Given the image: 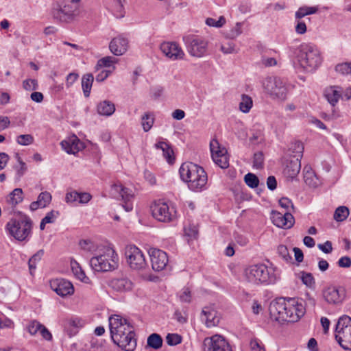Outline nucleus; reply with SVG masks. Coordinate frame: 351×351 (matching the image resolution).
<instances>
[{
  "label": "nucleus",
  "mask_w": 351,
  "mask_h": 351,
  "mask_svg": "<svg viewBox=\"0 0 351 351\" xmlns=\"http://www.w3.org/2000/svg\"><path fill=\"white\" fill-rule=\"evenodd\" d=\"M156 149H160L162 151L163 156L166 158L169 163H173L174 161L173 151L171 147L164 141H160L155 144Z\"/></svg>",
  "instance_id": "nucleus-32"
},
{
  "label": "nucleus",
  "mask_w": 351,
  "mask_h": 351,
  "mask_svg": "<svg viewBox=\"0 0 351 351\" xmlns=\"http://www.w3.org/2000/svg\"><path fill=\"white\" fill-rule=\"evenodd\" d=\"M115 62V58L112 56H106L98 60L95 66L97 70L103 67H110Z\"/></svg>",
  "instance_id": "nucleus-43"
},
{
  "label": "nucleus",
  "mask_w": 351,
  "mask_h": 351,
  "mask_svg": "<svg viewBox=\"0 0 351 351\" xmlns=\"http://www.w3.org/2000/svg\"><path fill=\"white\" fill-rule=\"evenodd\" d=\"M97 111L100 115L111 116L115 111V106L110 101L104 100L97 104Z\"/></svg>",
  "instance_id": "nucleus-30"
},
{
  "label": "nucleus",
  "mask_w": 351,
  "mask_h": 351,
  "mask_svg": "<svg viewBox=\"0 0 351 351\" xmlns=\"http://www.w3.org/2000/svg\"><path fill=\"white\" fill-rule=\"evenodd\" d=\"M245 184L250 188H256L259 184V180L258 177L252 173H247L244 177Z\"/></svg>",
  "instance_id": "nucleus-42"
},
{
  "label": "nucleus",
  "mask_w": 351,
  "mask_h": 351,
  "mask_svg": "<svg viewBox=\"0 0 351 351\" xmlns=\"http://www.w3.org/2000/svg\"><path fill=\"white\" fill-rule=\"evenodd\" d=\"M181 179L188 183V187L193 191H199L206 186L208 180L204 169L193 162L183 163L180 169Z\"/></svg>",
  "instance_id": "nucleus-2"
},
{
  "label": "nucleus",
  "mask_w": 351,
  "mask_h": 351,
  "mask_svg": "<svg viewBox=\"0 0 351 351\" xmlns=\"http://www.w3.org/2000/svg\"><path fill=\"white\" fill-rule=\"evenodd\" d=\"M271 215L273 223L278 228L289 229L294 225L295 219L290 212L281 213L280 212L274 211Z\"/></svg>",
  "instance_id": "nucleus-21"
},
{
  "label": "nucleus",
  "mask_w": 351,
  "mask_h": 351,
  "mask_svg": "<svg viewBox=\"0 0 351 351\" xmlns=\"http://www.w3.org/2000/svg\"><path fill=\"white\" fill-rule=\"evenodd\" d=\"M154 123V117L150 112L145 113L142 117V127L143 130L147 132L151 130Z\"/></svg>",
  "instance_id": "nucleus-40"
},
{
  "label": "nucleus",
  "mask_w": 351,
  "mask_h": 351,
  "mask_svg": "<svg viewBox=\"0 0 351 351\" xmlns=\"http://www.w3.org/2000/svg\"><path fill=\"white\" fill-rule=\"evenodd\" d=\"M111 338L114 343L125 351H133L136 347V339L133 326L125 318L118 315L109 317Z\"/></svg>",
  "instance_id": "nucleus-1"
},
{
  "label": "nucleus",
  "mask_w": 351,
  "mask_h": 351,
  "mask_svg": "<svg viewBox=\"0 0 351 351\" xmlns=\"http://www.w3.org/2000/svg\"><path fill=\"white\" fill-rule=\"evenodd\" d=\"M301 280L302 282L307 287H311L315 285V280L313 275L311 273H307L305 271H302L301 273Z\"/></svg>",
  "instance_id": "nucleus-45"
},
{
  "label": "nucleus",
  "mask_w": 351,
  "mask_h": 351,
  "mask_svg": "<svg viewBox=\"0 0 351 351\" xmlns=\"http://www.w3.org/2000/svg\"><path fill=\"white\" fill-rule=\"evenodd\" d=\"M341 93L342 88L337 86L326 87L324 91V97L332 106H335L337 104L341 97Z\"/></svg>",
  "instance_id": "nucleus-28"
},
{
  "label": "nucleus",
  "mask_w": 351,
  "mask_h": 351,
  "mask_svg": "<svg viewBox=\"0 0 351 351\" xmlns=\"http://www.w3.org/2000/svg\"><path fill=\"white\" fill-rule=\"evenodd\" d=\"M40 333L42 335L43 338L45 339L47 341H51L52 340V335L50 332V331L44 326L43 325V327L40 329Z\"/></svg>",
  "instance_id": "nucleus-64"
},
{
  "label": "nucleus",
  "mask_w": 351,
  "mask_h": 351,
  "mask_svg": "<svg viewBox=\"0 0 351 351\" xmlns=\"http://www.w3.org/2000/svg\"><path fill=\"white\" fill-rule=\"evenodd\" d=\"M206 23L208 26L221 27L226 23V19L223 16H220L218 21L213 18H208Z\"/></svg>",
  "instance_id": "nucleus-50"
},
{
  "label": "nucleus",
  "mask_w": 351,
  "mask_h": 351,
  "mask_svg": "<svg viewBox=\"0 0 351 351\" xmlns=\"http://www.w3.org/2000/svg\"><path fill=\"white\" fill-rule=\"evenodd\" d=\"M76 7L72 4L61 5L59 3L53 4L51 14L53 20L60 23H71L75 16Z\"/></svg>",
  "instance_id": "nucleus-10"
},
{
  "label": "nucleus",
  "mask_w": 351,
  "mask_h": 351,
  "mask_svg": "<svg viewBox=\"0 0 351 351\" xmlns=\"http://www.w3.org/2000/svg\"><path fill=\"white\" fill-rule=\"evenodd\" d=\"M300 169V161L292 158H287L285 162L283 174L287 179L293 180L298 176Z\"/></svg>",
  "instance_id": "nucleus-23"
},
{
  "label": "nucleus",
  "mask_w": 351,
  "mask_h": 351,
  "mask_svg": "<svg viewBox=\"0 0 351 351\" xmlns=\"http://www.w3.org/2000/svg\"><path fill=\"white\" fill-rule=\"evenodd\" d=\"M304 180L305 183L311 187H317L319 185V182L315 173L310 167H307L304 168Z\"/></svg>",
  "instance_id": "nucleus-33"
},
{
  "label": "nucleus",
  "mask_w": 351,
  "mask_h": 351,
  "mask_svg": "<svg viewBox=\"0 0 351 351\" xmlns=\"http://www.w3.org/2000/svg\"><path fill=\"white\" fill-rule=\"evenodd\" d=\"M50 287L58 295L64 298L71 295L74 293V287L71 282L63 278H56L50 280Z\"/></svg>",
  "instance_id": "nucleus-20"
},
{
  "label": "nucleus",
  "mask_w": 351,
  "mask_h": 351,
  "mask_svg": "<svg viewBox=\"0 0 351 351\" xmlns=\"http://www.w3.org/2000/svg\"><path fill=\"white\" fill-rule=\"evenodd\" d=\"M162 53L171 60H183L185 53L176 42H163L160 46Z\"/></svg>",
  "instance_id": "nucleus-17"
},
{
  "label": "nucleus",
  "mask_w": 351,
  "mask_h": 351,
  "mask_svg": "<svg viewBox=\"0 0 351 351\" xmlns=\"http://www.w3.org/2000/svg\"><path fill=\"white\" fill-rule=\"evenodd\" d=\"M264 156L261 152H256L254 154L253 167L256 169H262L263 167Z\"/></svg>",
  "instance_id": "nucleus-49"
},
{
  "label": "nucleus",
  "mask_w": 351,
  "mask_h": 351,
  "mask_svg": "<svg viewBox=\"0 0 351 351\" xmlns=\"http://www.w3.org/2000/svg\"><path fill=\"white\" fill-rule=\"evenodd\" d=\"M162 342L161 336L157 333L151 334L147 339V346L155 350L160 348L162 346Z\"/></svg>",
  "instance_id": "nucleus-35"
},
{
  "label": "nucleus",
  "mask_w": 351,
  "mask_h": 351,
  "mask_svg": "<svg viewBox=\"0 0 351 351\" xmlns=\"http://www.w3.org/2000/svg\"><path fill=\"white\" fill-rule=\"evenodd\" d=\"M186 49L189 54L193 57H203L208 48V42L203 38L195 36H187L183 38Z\"/></svg>",
  "instance_id": "nucleus-11"
},
{
  "label": "nucleus",
  "mask_w": 351,
  "mask_h": 351,
  "mask_svg": "<svg viewBox=\"0 0 351 351\" xmlns=\"http://www.w3.org/2000/svg\"><path fill=\"white\" fill-rule=\"evenodd\" d=\"M16 142L21 145H29L34 142V137L31 134H21L17 136Z\"/></svg>",
  "instance_id": "nucleus-48"
},
{
  "label": "nucleus",
  "mask_w": 351,
  "mask_h": 351,
  "mask_svg": "<svg viewBox=\"0 0 351 351\" xmlns=\"http://www.w3.org/2000/svg\"><path fill=\"white\" fill-rule=\"evenodd\" d=\"M59 215L58 211L51 210L49 212L46 216L43 219L47 223H51L55 221V219Z\"/></svg>",
  "instance_id": "nucleus-57"
},
{
  "label": "nucleus",
  "mask_w": 351,
  "mask_h": 351,
  "mask_svg": "<svg viewBox=\"0 0 351 351\" xmlns=\"http://www.w3.org/2000/svg\"><path fill=\"white\" fill-rule=\"evenodd\" d=\"M110 193L114 198H121L124 202L123 207L125 211L129 212L132 210L133 206L131 200L133 195L128 188L123 186L121 184L115 183L112 185Z\"/></svg>",
  "instance_id": "nucleus-15"
},
{
  "label": "nucleus",
  "mask_w": 351,
  "mask_h": 351,
  "mask_svg": "<svg viewBox=\"0 0 351 351\" xmlns=\"http://www.w3.org/2000/svg\"><path fill=\"white\" fill-rule=\"evenodd\" d=\"M289 158L301 160L303 156L304 146L300 141L292 143L289 147Z\"/></svg>",
  "instance_id": "nucleus-29"
},
{
  "label": "nucleus",
  "mask_w": 351,
  "mask_h": 351,
  "mask_svg": "<svg viewBox=\"0 0 351 351\" xmlns=\"http://www.w3.org/2000/svg\"><path fill=\"white\" fill-rule=\"evenodd\" d=\"M335 339L341 347L351 350V317L348 315L341 317L336 325Z\"/></svg>",
  "instance_id": "nucleus-7"
},
{
  "label": "nucleus",
  "mask_w": 351,
  "mask_h": 351,
  "mask_svg": "<svg viewBox=\"0 0 351 351\" xmlns=\"http://www.w3.org/2000/svg\"><path fill=\"white\" fill-rule=\"evenodd\" d=\"M287 300L284 298H278L272 301L269 306V315L271 319L278 322H284L288 319Z\"/></svg>",
  "instance_id": "nucleus-14"
},
{
  "label": "nucleus",
  "mask_w": 351,
  "mask_h": 351,
  "mask_svg": "<svg viewBox=\"0 0 351 351\" xmlns=\"http://www.w3.org/2000/svg\"><path fill=\"white\" fill-rule=\"evenodd\" d=\"M317 247L320 250L326 254H329L332 251V243L329 241H326L323 244H318Z\"/></svg>",
  "instance_id": "nucleus-59"
},
{
  "label": "nucleus",
  "mask_w": 351,
  "mask_h": 351,
  "mask_svg": "<svg viewBox=\"0 0 351 351\" xmlns=\"http://www.w3.org/2000/svg\"><path fill=\"white\" fill-rule=\"evenodd\" d=\"M286 313L288 319L285 322H296L304 315L305 308L303 304L299 303L295 298H288Z\"/></svg>",
  "instance_id": "nucleus-18"
},
{
  "label": "nucleus",
  "mask_w": 351,
  "mask_h": 351,
  "mask_svg": "<svg viewBox=\"0 0 351 351\" xmlns=\"http://www.w3.org/2000/svg\"><path fill=\"white\" fill-rule=\"evenodd\" d=\"M261 63L266 67L273 66L277 64V61L274 58L263 56Z\"/></svg>",
  "instance_id": "nucleus-61"
},
{
  "label": "nucleus",
  "mask_w": 351,
  "mask_h": 351,
  "mask_svg": "<svg viewBox=\"0 0 351 351\" xmlns=\"http://www.w3.org/2000/svg\"><path fill=\"white\" fill-rule=\"evenodd\" d=\"M93 81L94 77L91 73H86L82 76V87L85 97H88L90 96Z\"/></svg>",
  "instance_id": "nucleus-34"
},
{
  "label": "nucleus",
  "mask_w": 351,
  "mask_h": 351,
  "mask_svg": "<svg viewBox=\"0 0 351 351\" xmlns=\"http://www.w3.org/2000/svg\"><path fill=\"white\" fill-rule=\"evenodd\" d=\"M71 269L74 275L81 281L88 283L90 280L86 276L84 271L82 270L80 265L76 262H71Z\"/></svg>",
  "instance_id": "nucleus-36"
},
{
  "label": "nucleus",
  "mask_w": 351,
  "mask_h": 351,
  "mask_svg": "<svg viewBox=\"0 0 351 351\" xmlns=\"http://www.w3.org/2000/svg\"><path fill=\"white\" fill-rule=\"evenodd\" d=\"M128 47V40L122 36L114 38L109 45L110 51L115 56L123 54Z\"/></svg>",
  "instance_id": "nucleus-24"
},
{
  "label": "nucleus",
  "mask_w": 351,
  "mask_h": 351,
  "mask_svg": "<svg viewBox=\"0 0 351 351\" xmlns=\"http://www.w3.org/2000/svg\"><path fill=\"white\" fill-rule=\"evenodd\" d=\"M350 211L348 207L340 206L336 208L333 218L336 221L341 222L347 219L349 216Z\"/></svg>",
  "instance_id": "nucleus-37"
},
{
  "label": "nucleus",
  "mask_w": 351,
  "mask_h": 351,
  "mask_svg": "<svg viewBox=\"0 0 351 351\" xmlns=\"http://www.w3.org/2000/svg\"><path fill=\"white\" fill-rule=\"evenodd\" d=\"M127 263L132 269L140 270L145 268L147 262L142 251L134 245H127L125 250Z\"/></svg>",
  "instance_id": "nucleus-12"
},
{
  "label": "nucleus",
  "mask_w": 351,
  "mask_h": 351,
  "mask_svg": "<svg viewBox=\"0 0 351 351\" xmlns=\"http://www.w3.org/2000/svg\"><path fill=\"white\" fill-rule=\"evenodd\" d=\"M37 199L40 202V208H45L51 202V195L47 191L42 192L39 194Z\"/></svg>",
  "instance_id": "nucleus-44"
},
{
  "label": "nucleus",
  "mask_w": 351,
  "mask_h": 351,
  "mask_svg": "<svg viewBox=\"0 0 351 351\" xmlns=\"http://www.w3.org/2000/svg\"><path fill=\"white\" fill-rule=\"evenodd\" d=\"M201 319L205 322L207 327L217 326L219 322V317L217 312L210 307H204L202 312Z\"/></svg>",
  "instance_id": "nucleus-26"
},
{
  "label": "nucleus",
  "mask_w": 351,
  "mask_h": 351,
  "mask_svg": "<svg viewBox=\"0 0 351 351\" xmlns=\"http://www.w3.org/2000/svg\"><path fill=\"white\" fill-rule=\"evenodd\" d=\"M279 204L282 208H285L289 211V208L292 210L294 209L293 204L291 199L287 197H282L279 199Z\"/></svg>",
  "instance_id": "nucleus-56"
},
{
  "label": "nucleus",
  "mask_w": 351,
  "mask_h": 351,
  "mask_svg": "<svg viewBox=\"0 0 351 351\" xmlns=\"http://www.w3.org/2000/svg\"><path fill=\"white\" fill-rule=\"evenodd\" d=\"M250 348L252 351H265L264 348L261 346V342L257 339H252L250 341Z\"/></svg>",
  "instance_id": "nucleus-58"
},
{
  "label": "nucleus",
  "mask_w": 351,
  "mask_h": 351,
  "mask_svg": "<svg viewBox=\"0 0 351 351\" xmlns=\"http://www.w3.org/2000/svg\"><path fill=\"white\" fill-rule=\"evenodd\" d=\"M43 324L36 320H33L27 326V330L31 335H35L38 331H40Z\"/></svg>",
  "instance_id": "nucleus-46"
},
{
  "label": "nucleus",
  "mask_w": 351,
  "mask_h": 351,
  "mask_svg": "<svg viewBox=\"0 0 351 351\" xmlns=\"http://www.w3.org/2000/svg\"><path fill=\"white\" fill-rule=\"evenodd\" d=\"M253 106L252 98L247 95H242L241 101L239 104V109L244 113H247Z\"/></svg>",
  "instance_id": "nucleus-41"
},
{
  "label": "nucleus",
  "mask_w": 351,
  "mask_h": 351,
  "mask_svg": "<svg viewBox=\"0 0 351 351\" xmlns=\"http://www.w3.org/2000/svg\"><path fill=\"white\" fill-rule=\"evenodd\" d=\"M118 256L112 248L106 249L104 252L90 260V267L95 271L106 272L118 267Z\"/></svg>",
  "instance_id": "nucleus-5"
},
{
  "label": "nucleus",
  "mask_w": 351,
  "mask_h": 351,
  "mask_svg": "<svg viewBox=\"0 0 351 351\" xmlns=\"http://www.w3.org/2000/svg\"><path fill=\"white\" fill-rule=\"evenodd\" d=\"M203 346L204 351H232L229 343L218 335L205 338Z\"/></svg>",
  "instance_id": "nucleus-16"
},
{
  "label": "nucleus",
  "mask_w": 351,
  "mask_h": 351,
  "mask_svg": "<svg viewBox=\"0 0 351 351\" xmlns=\"http://www.w3.org/2000/svg\"><path fill=\"white\" fill-rule=\"evenodd\" d=\"M152 267L154 271H160L167 266L169 258L167 253L161 250L152 248L149 251Z\"/></svg>",
  "instance_id": "nucleus-19"
},
{
  "label": "nucleus",
  "mask_w": 351,
  "mask_h": 351,
  "mask_svg": "<svg viewBox=\"0 0 351 351\" xmlns=\"http://www.w3.org/2000/svg\"><path fill=\"white\" fill-rule=\"evenodd\" d=\"M23 87L26 90H34L38 88L37 80L33 79H28L24 80L23 82Z\"/></svg>",
  "instance_id": "nucleus-51"
},
{
  "label": "nucleus",
  "mask_w": 351,
  "mask_h": 351,
  "mask_svg": "<svg viewBox=\"0 0 351 351\" xmlns=\"http://www.w3.org/2000/svg\"><path fill=\"white\" fill-rule=\"evenodd\" d=\"M23 199V191L20 188L14 189L9 195V199L8 200L10 204L12 206H16L19 203L21 202Z\"/></svg>",
  "instance_id": "nucleus-39"
},
{
  "label": "nucleus",
  "mask_w": 351,
  "mask_h": 351,
  "mask_svg": "<svg viewBox=\"0 0 351 351\" xmlns=\"http://www.w3.org/2000/svg\"><path fill=\"white\" fill-rule=\"evenodd\" d=\"M264 90L272 98L285 100L287 94V88L282 79L275 76L266 77L263 82Z\"/></svg>",
  "instance_id": "nucleus-9"
},
{
  "label": "nucleus",
  "mask_w": 351,
  "mask_h": 351,
  "mask_svg": "<svg viewBox=\"0 0 351 351\" xmlns=\"http://www.w3.org/2000/svg\"><path fill=\"white\" fill-rule=\"evenodd\" d=\"M110 73V71L106 69L102 70L95 77L96 82H101L104 81L109 76Z\"/></svg>",
  "instance_id": "nucleus-63"
},
{
  "label": "nucleus",
  "mask_w": 351,
  "mask_h": 351,
  "mask_svg": "<svg viewBox=\"0 0 351 351\" xmlns=\"http://www.w3.org/2000/svg\"><path fill=\"white\" fill-rule=\"evenodd\" d=\"M180 299L183 302H190L191 300V291L189 288H184L180 295Z\"/></svg>",
  "instance_id": "nucleus-62"
},
{
  "label": "nucleus",
  "mask_w": 351,
  "mask_h": 351,
  "mask_svg": "<svg viewBox=\"0 0 351 351\" xmlns=\"http://www.w3.org/2000/svg\"><path fill=\"white\" fill-rule=\"evenodd\" d=\"M62 148L68 154H75L82 148V143L73 135L61 142Z\"/></svg>",
  "instance_id": "nucleus-25"
},
{
  "label": "nucleus",
  "mask_w": 351,
  "mask_h": 351,
  "mask_svg": "<svg viewBox=\"0 0 351 351\" xmlns=\"http://www.w3.org/2000/svg\"><path fill=\"white\" fill-rule=\"evenodd\" d=\"M242 23H237L235 26L231 29L228 34V36L232 39L235 38L242 33L241 30Z\"/></svg>",
  "instance_id": "nucleus-53"
},
{
  "label": "nucleus",
  "mask_w": 351,
  "mask_h": 351,
  "mask_svg": "<svg viewBox=\"0 0 351 351\" xmlns=\"http://www.w3.org/2000/svg\"><path fill=\"white\" fill-rule=\"evenodd\" d=\"M338 265L342 268H348L351 266V258L349 256H343L338 261Z\"/></svg>",
  "instance_id": "nucleus-60"
},
{
  "label": "nucleus",
  "mask_w": 351,
  "mask_h": 351,
  "mask_svg": "<svg viewBox=\"0 0 351 351\" xmlns=\"http://www.w3.org/2000/svg\"><path fill=\"white\" fill-rule=\"evenodd\" d=\"M80 193L76 191L67 192L66 193L65 200L66 203H73L78 201Z\"/></svg>",
  "instance_id": "nucleus-55"
},
{
  "label": "nucleus",
  "mask_w": 351,
  "mask_h": 351,
  "mask_svg": "<svg viewBox=\"0 0 351 351\" xmlns=\"http://www.w3.org/2000/svg\"><path fill=\"white\" fill-rule=\"evenodd\" d=\"M108 285L119 292L128 291L132 289L133 283L128 278H117L110 280Z\"/></svg>",
  "instance_id": "nucleus-27"
},
{
  "label": "nucleus",
  "mask_w": 351,
  "mask_h": 351,
  "mask_svg": "<svg viewBox=\"0 0 351 351\" xmlns=\"http://www.w3.org/2000/svg\"><path fill=\"white\" fill-rule=\"evenodd\" d=\"M211 156L214 162L221 169H226L229 166L227 150L221 147L216 138L211 140L210 143Z\"/></svg>",
  "instance_id": "nucleus-13"
},
{
  "label": "nucleus",
  "mask_w": 351,
  "mask_h": 351,
  "mask_svg": "<svg viewBox=\"0 0 351 351\" xmlns=\"http://www.w3.org/2000/svg\"><path fill=\"white\" fill-rule=\"evenodd\" d=\"M345 295L344 289L342 287H329L324 291V297L330 304L341 303Z\"/></svg>",
  "instance_id": "nucleus-22"
},
{
  "label": "nucleus",
  "mask_w": 351,
  "mask_h": 351,
  "mask_svg": "<svg viewBox=\"0 0 351 351\" xmlns=\"http://www.w3.org/2000/svg\"><path fill=\"white\" fill-rule=\"evenodd\" d=\"M43 254L44 250H40L29 259L28 266L29 273L32 276L34 275V272L36 268V264L41 260V258L43 256Z\"/></svg>",
  "instance_id": "nucleus-38"
},
{
  "label": "nucleus",
  "mask_w": 351,
  "mask_h": 351,
  "mask_svg": "<svg viewBox=\"0 0 351 351\" xmlns=\"http://www.w3.org/2000/svg\"><path fill=\"white\" fill-rule=\"evenodd\" d=\"M246 280L252 284H273L276 280L275 269L264 264L254 265L245 270Z\"/></svg>",
  "instance_id": "nucleus-3"
},
{
  "label": "nucleus",
  "mask_w": 351,
  "mask_h": 351,
  "mask_svg": "<svg viewBox=\"0 0 351 351\" xmlns=\"http://www.w3.org/2000/svg\"><path fill=\"white\" fill-rule=\"evenodd\" d=\"M152 216L156 220L163 223H169L176 219V210L173 206L158 200L151 206Z\"/></svg>",
  "instance_id": "nucleus-8"
},
{
  "label": "nucleus",
  "mask_w": 351,
  "mask_h": 351,
  "mask_svg": "<svg viewBox=\"0 0 351 351\" xmlns=\"http://www.w3.org/2000/svg\"><path fill=\"white\" fill-rule=\"evenodd\" d=\"M350 62L339 64L335 66V71L343 75L350 74Z\"/></svg>",
  "instance_id": "nucleus-54"
},
{
  "label": "nucleus",
  "mask_w": 351,
  "mask_h": 351,
  "mask_svg": "<svg viewBox=\"0 0 351 351\" xmlns=\"http://www.w3.org/2000/svg\"><path fill=\"white\" fill-rule=\"evenodd\" d=\"M84 321L80 318H71L66 319L64 324V328L69 332L71 336L77 332L78 328L83 327Z\"/></svg>",
  "instance_id": "nucleus-31"
},
{
  "label": "nucleus",
  "mask_w": 351,
  "mask_h": 351,
  "mask_svg": "<svg viewBox=\"0 0 351 351\" xmlns=\"http://www.w3.org/2000/svg\"><path fill=\"white\" fill-rule=\"evenodd\" d=\"M10 234L16 240H25L32 232V222L29 217L25 215L20 219H12L6 225Z\"/></svg>",
  "instance_id": "nucleus-6"
},
{
  "label": "nucleus",
  "mask_w": 351,
  "mask_h": 351,
  "mask_svg": "<svg viewBox=\"0 0 351 351\" xmlns=\"http://www.w3.org/2000/svg\"><path fill=\"white\" fill-rule=\"evenodd\" d=\"M278 254L286 261L291 260V256L289 253L287 246L284 245H280L277 249Z\"/></svg>",
  "instance_id": "nucleus-52"
},
{
  "label": "nucleus",
  "mask_w": 351,
  "mask_h": 351,
  "mask_svg": "<svg viewBox=\"0 0 351 351\" xmlns=\"http://www.w3.org/2000/svg\"><path fill=\"white\" fill-rule=\"evenodd\" d=\"M297 60L300 66L306 71L315 70L322 62L319 50L315 46L309 44L300 45Z\"/></svg>",
  "instance_id": "nucleus-4"
},
{
  "label": "nucleus",
  "mask_w": 351,
  "mask_h": 351,
  "mask_svg": "<svg viewBox=\"0 0 351 351\" xmlns=\"http://www.w3.org/2000/svg\"><path fill=\"white\" fill-rule=\"evenodd\" d=\"M166 341L169 346H176L181 343L182 337L178 334L169 333L166 337Z\"/></svg>",
  "instance_id": "nucleus-47"
}]
</instances>
